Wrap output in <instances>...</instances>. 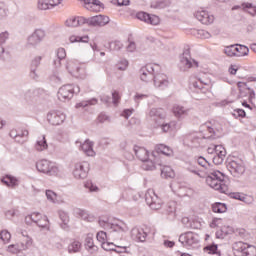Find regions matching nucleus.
Returning <instances> with one entry per match:
<instances>
[{
  "label": "nucleus",
  "instance_id": "1",
  "mask_svg": "<svg viewBox=\"0 0 256 256\" xmlns=\"http://www.w3.org/2000/svg\"><path fill=\"white\" fill-rule=\"evenodd\" d=\"M204 177H206V183L211 189L220 193H227L228 187L225 184V175L221 171L213 169L204 174Z\"/></svg>",
  "mask_w": 256,
  "mask_h": 256
},
{
  "label": "nucleus",
  "instance_id": "2",
  "mask_svg": "<svg viewBox=\"0 0 256 256\" xmlns=\"http://www.w3.org/2000/svg\"><path fill=\"white\" fill-rule=\"evenodd\" d=\"M36 169L39 173H44V175H48L49 177H58L61 173L59 167L49 160L38 161L36 163Z\"/></svg>",
  "mask_w": 256,
  "mask_h": 256
},
{
  "label": "nucleus",
  "instance_id": "3",
  "mask_svg": "<svg viewBox=\"0 0 256 256\" xmlns=\"http://www.w3.org/2000/svg\"><path fill=\"white\" fill-rule=\"evenodd\" d=\"M46 37H47V31H45V29L36 28L26 38V47L28 48L38 47L39 45H41V43H43V41H45Z\"/></svg>",
  "mask_w": 256,
  "mask_h": 256
},
{
  "label": "nucleus",
  "instance_id": "4",
  "mask_svg": "<svg viewBox=\"0 0 256 256\" xmlns=\"http://www.w3.org/2000/svg\"><path fill=\"white\" fill-rule=\"evenodd\" d=\"M210 85L211 80L209 79L191 78L189 87L193 93H201L202 95H206V93L209 91Z\"/></svg>",
  "mask_w": 256,
  "mask_h": 256
},
{
  "label": "nucleus",
  "instance_id": "5",
  "mask_svg": "<svg viewBox=\"0 0 256 256\" xmlns=\"http://www.w3.org/2000/svg\"><path fill=\"white\" fill-rule=\"evenodd\" d=\"M227 167L233 177H241L245 173V162L241 158H229Z\"/></svg>",
  "mask_w": 256,
  "mask_h": 256
},
{
  "label": "nucleus",
  "instance_id": "6",
  "mask_svg": "<svg viewBox=\"0 0 256 256\" xmlns=\"http://www.w3.org/2000/svg\"><path fill=\"white\" fill-rule=\"evenodd\" d=\"M80 91L81 89L79 86L66 84L59 88L57 97L59 101H71V99H73V95H75V93H79Z\"/></svg>",
  "mask_w": 256,
  "mask_h": 256
},
{
  "label": "nucleus",
  "instance_id": "7",
  "mask_svg": "<svg viewBox=\"0 0 256 256\" xmlns=\"http://www.w3.org/2000/svg\"><path fill=\"white\" fill-rule=\"evenodd\" d=\"M232 249L236 256H256V248L244 242H236L233 244Z\"/></svg>",
  "mask_w": 256,
  "mask_h": 256
},
{
  "label": "nucleus",
  "instance_id": "8",
  "mask_svg": "<svg viewBox=\"0 0 256 256\" xmlns=\"http://www.w3.org/2000/svg\"><path fill=\"white\" fill-rule=\"evenodd\" d=\"M160 71L161 66L158 64H147L140 69V79L144 83H149V81H153L155 73H159Z\"/></svg>",
  "mask_w": 256,
  "mask_h": 256
},
{
  "label": "nucleus",
  "instance_id": "9",
  "mask_svg": "<svg viewBox=\"0 0 256 256\" xmlns=\"http://www.w3.org/2000/svg\"><path fill=\"white\" fill-rule=\"evenodd\" d=\"M100 227H103V229H106V231H111V237H117V233H125L127 231V225L121 223V224H112L109 223V220H99Z\"/></svg>",
  "mask_w": 256,
  "mask_h": 256
},
{
  "label": "nucleus",
  "instance_id": "10",
  "mask_svg": "<svg viewBox=\"0 0 256 256\" xmlns=\"http://www.w3.org/2000/svg\"><path fill=\"white\" fill-rule=\"evenodd\" d=\"M90 165L87 161L75 162L72 170L74 179H87Z\"/></svg>",
  "mask_w": 256,
  "mask_h": 256
},
{
  "label": "nucleus",
  "instance_id": "11",
  "mask_svg": "<svg viewBox=\"0 0 256 256\" xmlns=\"http://www.w3.org/2000/svg\"><path fill=\"white\" fill-rule=\"evenodd\" d=\"M145 201L147 205H149L150 208L157 211L158 209H161L163 205V200L159 198V196L156 195L155 190L148 189L145 194Z\"/></svg>",
  "mask_w": 256,
  "mask_h": 256
},
{
  "label": "nucleus",
  "instance_id": "12",
  "mask_svg": "<svg viewBox=\"0 0 256 256\" xmlns=\"http://www.w3.org/2000/svg\"><path fill=\"white\" fill-rule=\"evenodd\" d=\"M179 241L183 247H195L199 243V235L195 232H186L179 236Z\"/></svg>",
  "mask_w": 256,
  "mask_h": 256
},
{
  "label": "nucleus",
  "instance_id": "13",
  "mask_svg": "<svg viewBox=\"0 0 256 256\" xmlns=\"http://www.w3.org/2000/svg\"><path fill=\"white\" fill-rule=\"evenodd\" d=\"M180 65L183 71H187V69H191V67H199V62L191 58V52L189 50H185L180 56Z\"/></svg>",
  "mask_w": 256,
  "mask_h": 256
},
{
  "label": "nucleus",
  "instance_id": "14",
  "mask_svg": "<svg viewBox=\"0 0 256 256\" xmlns=\"http://www.w3.org/2000/svg\"><path fill=\"white\" fill-rule=\"evenodd\" d=\"M65 119H67V116L59 110H52L47 114V121L50 125H62V123H65Z\"/></svg>",
  "mask_w": 256,
  "mask_h": 256
},
{
  "label": "nucleus",
  "instance_id": "15",
  "mask_svg": "<svg viewBox=\"0 0 256 256\" xmlns=\"http://www.w3.org/2000/svg\"><path fill=\"white\" fill-rule=\"evenodd\" d=\"M109 23V17L105 15H96L86 18V25L89 27H105Z\"/></svg>",
  "mask_w": 256,
  "mask_h": 256
},
{
  "label": "nucleus",
  "instance_id": "16",
  "mask_svg": "<svg viewBox=\"0 0 256 256\" xmlns=\"http://www.w3.org/2000/svg\"><path fill=\"white\" fill-rule=\"evenodd\" d=\"M136 17L137 19H139V21L147 23V25H159L161 23V19L159 18V16L149 14L147 12H138L136 14Z\"/></svg>",
  "mask_w": 256,
  "mask_h": 256
},
{
  "label": "nucleus",
  "instance_id": "17",
  "mask_svg": "<svg viewBox=\"0 0 256 256\" xmlns=\"http://www.w3.org/2000/svg\"><path fill=\"white\" fill-rule=\"evenodd\" d=\"M161 155L169 157L173 155V150L165 144H159L155 147V151L152 152L153 159H161Z\"/></svg>",
  "mask_w": 256,
  "mask_h": 256
},
{
  "label": "nucleus",
  "instance_id": "18",
  "mask_svg": "<svg viewBox=\"0 0 256 256\" xmlns=\"http://www.w3.org/2000/svg\"><path fill=\"white\" fill-rule=\"evenodd\" d=\"M194 17L203 25H211V23L215 21V16L209 14V12L205 10L197 11L194 14Z\"/></svg>",
  "mask_w": 256,
  "mask_h": 256
},
{
  "label": "nucleus",
  "instance_id": "19",
  "mask_svg": "<svg viewBox=\"0 0 256 256\" xmlns=\"http://www.w3.org/2000/svg\"><path fill=\"white\" fill-rule=\"evenodd\" d=\"M152 80L154 85L160 89H165V87L169 86V78L164 73H161V70L154 74Z\"/></svg>",
  "mask_w": 256,
  "mask_h": 256
},
{
  "label": "nucleus",
  "instance_id": "20",
  "mask_svg": "<svg viewBox=\"0 0 256 256\" xmlns=\"http://www.w3.org/2000/svg\"><path fill=\"white\" fill-rule=\"evenodd\" d=\"M43 90L41 89H28L24 92V99L27 103H37L41 97Z\"/></svg>",
  "mask_w": 256,
  "mask_h": 256
},
{
  "label": "nucleus",
  "instance_id": "21",
  "mask_svg": "<svg viewBox=\"0 0 256 256\" xmlns=\"http://www.w3.org/2000/svg\"><path fill=\"white\" fill-rule=\"evenodd\" d=\"M33 244V240L31 238H27V242H20L16 244H12L8 246L9 253H20V251H25L26 249H29L31 245Z\"/></svg>",
  "mask_w": 256,
  "mask_h": 256
},
{
  "label": "nucleus",
  "instance_id": "22",
  "mask_svg": "<svg viewBox=\"0 0 256 256\" xmlns=\"http://www.w3.org/2000/svg\"><path fill=\"white\" fill-rule=\"evenodd\" d=\"M66 70L73 77H79V73L81 71V67L79 66V61L76 59H68L66 61Z\"/></svg>",
  "mask_w": 256,
  "mask_h": 256
},
{
  "label": "nucleus",
  "instance_id": "23",
  "mask_svg": "<svg viewBox=\"0 0 256 256\" xmlns=\"http://www.w3.org/2000/svg\"><path fill=\"white\" fill-rule=\"evenodd\" d=\"M189 108H186L185 106L174 104L172 106V113L176 119H184L189 115Z\"/></svg>",
  "mask_w": 256,
  "mask_h": 256
},
{
  "label": "nucleus",
  "instance_id": "24",
  "mask_svg": "<svg viewBox=\"0 0 256 256\" xmlns=\"http://www.w3.org/2000/svg\"><path fill=\"white\" fill-rule=\"evenodd\" d=\"M131 238L134 241H140V243H145L147 239V231L142 228L135 227L131 230Z\"/></svg>",
  "mask_w": 256,
  "mask_h": 256
},
{
  "label": "nucleus",
  "instance_id": "25",
  "mask_svg": "<svg viewBox=\"0 0 256 256\" xmlns=\"http://www.w3.org/2000/svg\"><path fill=\"white\" fill-rule=\"evenodd\" d=\"M143 163V169H145V171H155V169H157V166L161 167V159L153 158V154H151L150 160L147 159Z\"/></svg>",
  "mask_w": 256,
  "mask_h": 256
},
{
  "label": "nucleus",
  "instance_id": "26",
  "mask_svg": "<svg viewBox=\"0 0 256 256\" xmlns=\"http://www.w3.org/2000/svg\"><path fill=\"white\" fill-rule=\"evenodd\" d=\"M197 164L201 167L200 170V173L202 175H207L208 173H210V171H213V165H210L208 162H207V159H205L204 157H199L198 160H197Z\"/></svg>",
  "mask_w": 256,
  "mask_h": 256
},
{
  "label": "nucleus",
  "instance_id": "27",
  "mask_svg": "<svg viewBox=\"0 0 256 256\" xmlns=\"http://www.w3.org/2000/svg\"><path fill=\"white\" fill-rule=\"evenodd\" d=\"M87 18L85 17H70L66 20V27H79L85 25Z\"/></svg>",
  "mask_w": 256,
  "mask_h": 256
},
{
  "label": "nucleus",
  "instance_id": "28",
  "mask_svg": "<svg viewBox=\"0 0 256 256\" xmlns=\"http://www.w3.org/2000/svg\"><path fill=\"white\" fill-rule=\"evenodd\" d=\"M225 155H227L225 148L223 146H218L217 153L212 159L214 165H221L223 161H225Z\"/></svg>",
  "mask_w": 256,
  "mask_h": 256
},
{
  "label": "nucleus",
  "instance_id": "29",
  "mask_svg": "<svg viewBox=\"0 0 256 256\" xmlns=\"http://www.w3.org/2000/svg\"><path fill=\"white\" fill-rule=\"evenodd\" d=\"M80 149L88 157H95L96 155L95 150H93V142L90 140H86L84 143L80 144Z\"/></svg>",
  "mask_w": 256,
  "mask_h": 256
},
{
  "label": "nucleus",
  "instance_id": "30",
  "mask_svg": "<svg viewBox=\"0 0 256 256\" xmlns=\"http://www.w3.org/2000/svg\"><path fill=\"white\" fill-rule=\"evenodd\" d=\"M133 151L137 157V159H139V161H147V159H149V151H147V149L141 147V146H134Z\"/></svg>",
  "mask_w": 256,
  "mask_h": 256
},
{
  "label": "nucleus",
  "instance_id": "31",
  "mask_svg": "<svg viewBox=\"0 0 256 256\" xmlns=\"http://www.w3.org/2000/svg\"><path fill=\"white\" fill-rule=\"evenodd\" d=\"M84 7L88 11H99L101 9V1L99 0H84Z\"/></svg>",
  "mask_w": 256,
  "mask_h": 256
},
{
  "label": "nucleus",
  "instance_id": "32",
  "mask_svg": "<svg viewBox=\"0 0 256 256\" xmlns=\"http://www.w3.org/2000/svg\"><path fill=\"white\" fill-rule=\"evenodd\" d=\"M85 247L90 253H95L97 251V246L93 243V234H88L85 238Z\"/></svg>",
  "mask_w": 256,
  "mask_h": 256
},
{
  "label": "nucleus",
  "instance_id": "33",
  "mask_svg": "<svg viewBox=\"0 0 256 256\" xmlns=\"http://www.w3.org/2000/svg\"><path fill=\"white\" fill-rule=\"evenodd\" d=\"M177 204L175 202H168L162 210L163 215H175Z\"/></svg>",
  "mask_w": 256,
  "mask_h": 256
},
{
  "label": "nucleus",
  "instance_id": "34",
  "mask_svg": "<svg viewBox=\"0 0 256 256\" xmlns=\"http://www.w3.org/2000/svg\"><path fill=\"white\" fill-rule=\"evenodd\" d=\"M149 117H151L153 121H157V119H165V114H163L162 109L152 108L149 112Z\"/></svg>",
  "mask_w": 256,
  "mask_h": 256
},
{
  "label": "nucleus",
  "instance_id": "35",
  "mask_svg": "<svg viewBox=\"0 0 256 256\" xmlns=\"http://www.w3.org/2000/svg\"><path fill=\"white\" fill-rule=\"evenodd\" d=\"M49 145H47V140L45 139V135H42L40 138H38L35 149L36 151H45Z\"/></svg>",
  "mask_w": 256,
  "mask_h": 256
},
{
  "label": "nucleus",
  "instance_id": "36",
  "mask_svg": "<svg viewBox=\"0 0 256 256\" xmlns=\"http://www.w3.org/2000/svg\"><path fill=\"white\" fill-rule=\"evenodd\" d=\"M161 177H163V179H173V177H175V171H173L170 166H164L161 168Z\"/></svg>",
  "mask_w": 256,
  "mask_h": 256
},
{
  "label": "nucleus",
  "instance_id": "37",
  "mask_svg": "<svg viewBox=\"0 0 256 256\" xmlns=\"http://www.w3.org/2000/svg\"><path fill=\"white\" fill-rule=\"evenodd\" d=\"M2 183L7 185V187H17V185H19V180L13 176H6L2 179Z\"/></svg>",
  "mask_w": 256,
  "mask_h": 256
},
{
  "label": "nucleus",
  "instance_id": "38",
  "mask_svg": "<svg viewBox=\"0 0 256 256\" xmlns=\"http://www.w3.org/2000/svg\"><path fill=\"white\" fill-rule=\"evenodd\" d=\"M45 195L49 203H53L54 205L59 203L58 195L53 190H46Z\"/></svg>",
  "mask_w": 256,
  "mask_h": 256
},
{
  "label": "nucleus",
  "instance_id": "39",
  "mask_svg": "<svg viewBox=\"0 0 256 256\" xmlns=\"http://www.w3.org/2000/svg\"><path fill=\"white\" fill-rule=\"evenodd\" d=\"M38 9L40 11H47V9H53L51 0H38Z\"/></svg>",
  "mask_w": 256,
  "mask_h": 256
},
{
  "label": "nucleus",
  "instance_id": "40",
  "mask_svg": "<svg viewBox=\"0 0 256 256\" xmlns=\"http://www.w3.org/2000/svg\"><path fill=\"white\" fill-rule=\"evenodd\" d=\"M239 51L238 47H235V45H230L225 47L224 53L227 55V57H237V52Z\"/></svg>",
  "mask_w": 256,
  "mask_h": 256
},
{
  "label": "nucleus",
  "instance_id": "41",
  "mask_svg": "<svg viewBox=\"0 0 256 256\" xmlns=\"http://www.w3.org/2000/svg\"><path fill=\"white\" fill-rule=\"evenodd\" d=\"M81 251V242L75 240L68 245V253H79Z\"/></svg>",
  "mask_w": 256,
  "mask_h": 256
},
{
  "label": "nucleus",
  "instance_id": "42",
  "mask_svg": "<svg viewBox=\"0 0 256 256\" xmlns=\"http://www.w3.org/2000/svg\"><path fill=\"white\" fill-rule=\"evenodd\" d=\"M212 211L214 213H225L227 211V205L217 202L212 205Z\"/></svg>",
  "mask_w": 256,
  "mask_h": 256
},
{
  "label": "nucleus",
  "instance_id": "43",
  "mask_svg": "<svg viewBox=\"0 0 256 256\" xmlns=\"http://www.w3.org/2000/svg\"><path fill=\"white\" fill-rule=\"evenodd\" d=\"M238 51L236 57H247L249 55V47L241 44H236Z\"/></svg>",
  "mask_w": 256,
  "mask_h": 256
},
{
  "label": "nucleus",
  "instance_id": "44",
  "mask_svg": "<svg viewBox=\"0 0 256 256\" xmlns=\"http://www.w3.org/2000/svg\"><path fill=\"white\" fill-rule=\"evenodd\" d=\"M70 43H89V36H70Z\"/></svg>",
  "mask_w": 256,
  "mask_h": 256
},
{
  "label": "nucleus",
  "instance_id": "45",
  "mask_svg": "<svg viewBox=\"0 0 256 256\" xmlns=\"http://www.w3.org/2000/svg\"><path fill=\"white\" fill-rule=\"evenodd\" d=\"M50 81L52 83H63V73L59 71H54L50 76Z\"/></svg>",
  "mask_w": 256,
  "mask_h": 256
},
{
  "label": "nucleus",
  "instance_id": "46",
  "mask_svg": "<svg viewBox=\"0 0 256 256\" xmlns=\"http://www.w3.org/2000/svg\"><path fill=\"white\" fill-rule=\"evenodd\" d=\"M36 225L40 227V229H45L46 231H49V219L47 216H43Z\"/></svg>",
  "mask_w": 256,
  "mask_h": 256
},
{
  "label": "nucleus",
  "instance_id": "47",
  "mask_svg": "<svg viewBox=\"0 0 256 256\" xmlns=\"http://www.w3.org/2000/svg\"><path fill=\"white\" fill-rule=\"evenodd\" d=\"M176 125H177L176 122H169V123L162 124L160 127L163 133H170V131H173V129H175Z\"/></svg>",
  "mask_w": 256,
  "mask_h": 256
},
{
  "label": "nucleus",
  "instance_id": "48",
  "mask_svg": "<svg viewBox=\"0 0 256 256\" xmlns=\"http://www.w3.org/2000/svg\"><path fill=\"white\" fill-rule=\"evenodd\" d=\"M88 105H97V99L93 98L88 101H82L76 104V109H81L87 107Z\"/></svg>",
  "mask_w": 256,
  "mask_h": 256
},
{
  "label": "nucleus",
  "instance_id": "49",
  "mask_svg": "<svg viewBox=\"0 0 256 256\" xmlns=\"http://www.w3.org/2000/svg\"><path fill=\"white\" fill-rule=\"evenodd\" d=\"M242 8L245 11V9H249L248 13L252 15V17H255L256 15V6H253L251 3L246 2L242 4Z\"/></svg>",
  "mask_w": 256,
  "mask_h": 256
},
{
  "label": "nucleus",
  "instance_id": "50",
  "mask_svg": "<svg viewBox=\"0 0 256 256\" xmlns=\"http://www.w3.org/2000/svg\"><path fill=\"white\" fill-rule=\"evenodd\" d=\"M204 250L208 251V253L210 255H219V256H221V252L217 251V245L216 244L208 245L204 248Z\"/></svg>",
  "mask_w": 256,
  "mask_h": 256
},
{
  "label": "nucleus",
  "instance_id": "51",
  "mask_svg": "<svg viewBox=\"0 0 256 256\" xmlns=\"http://www.w3.org/2000/svg\"><path fill=\"white\" fill-rule=\"evenodd\" d=\"M127 67H129V61H127L125 59L120 60L116 64V68L118 69V71H127Z\"/></svg>",
  "mask_w": 256,
  "mask_h": 256
},
{
  "label": "nucleus",
  "instance_id": "52",
  "mask_svg": "<svg viewBox=\"0 0 256 256\" xmlns=\"http://www.w3.org/2000/svg\"><path fill=\"white\" fill-rule=\"evenodd\" d=\"M41 56H36L32 59L30 63V69H39V65H41Z\"/></svg>",
  "mask_w": 256,
  "mask_h": 256
},
{
  "label": "nucleus",
  "instance_id": "53",
  "mask_svg": "<svg viewBox=\"0 0 256 256\" xmlns=\"http://www.w3.org/2000/svg\"><path fill=\"white\" fill-rule=\"evenodd\" d=\"M0 239L3 241V243H9L11 241V233L7 230H2L0 232Z\"/></svg>",
  "mask_w": 256,
  "mask_h": 256
},
{
  "label": "nucleus",
  "instance_id": "54",
  "mask_svg": "<svg viewBox=\"0 0 256 256\" xmlns=\"http://www.w3.org/2000/svg\"><path fill=\"white\" fill-rule=\"evenodd\" d=\"M59 217L64 225L63 227H67V225L69 224V214H67V212L65 211H60Z\"/></svg>",
  "mask_w": 256,
  "mask_h": 256
},
{
  "label": "nucleus",
  "instance_id": "55",
  "mask_svg": "<svg viewBox=\"0 0 256 256\" xmlns=\"http://www.w3.org/2000/svg\"><path fill=\"white\" fill-rule=\"evenodd\" d=\"M97 241H99L102 245L103 243H107V232L105 231H99L96 235Z\"/></svg>",
  "mask_w": 256,
  "mask_h": 256
},
{
  "label": "nucleus",
  "instance_id": "56",
  "mask_svg": "<svg viewBox=\"0 0 256 256\" xmlns=\"http://www.w3.org/2000/svg\"><path fill=\"white\" fill-rule=\"evenodd\" d=\"M10 35L9 31L0 32V45H5L9 41Z\"/></svg>",
  "mask_w": 256,
  "mask_h": 256
},
{
  "label": "nucleus",
  "instance_id": "57",
  "mask_svg": "<svg viewBox=\"0 0 256 256\" xmlns=\"http://www.w3.org/2000/svg\"><path fill=\"white\" fill-rule=\"evenodd\" d=\"M9 135L12 139H15L17 143H25L27 141L26 139L24 140L19 139V132L17 130H11Z\"/></svg>",
  "mask_w": 256,
  "mask_h": 256
},
{
  "label": "nucleus",
  "instance_id": "58",
  "mask_svg": "<svg viewBox=\"0 0 256 256\" xmlns=\"http://www.w3.org/2000/svg\"><path fill=\"white\" fill-rule=\"evenodd\" d=\"M75 213L76 215H78V217H81V219H83L84 221H87L89 219V213H87V211L85 210L76 209Z\"/></svg>",
  "mask_w": 256,
  "mask_h": 256
},
{
  "label": "nucleus",
  "instance_id": "59",
  "mask_svg": "<svg viewBox=\"0 0 256 256\" xmlns=\"http://www.w3.org/2000/svg\"><path fill=\"white\" fill-rule=\"evenodd\" d=\"M7 59H9V52L5 51L3 45L0 44V60L7 61Z\"/></svg>",
  "mask_w": 256,
  "mask_h": 256
},
{
  "label": "nucleus",
  "instance_id": "60",
  "mask_svg": "<svg viewBox=\"0 0 256 256\" xmlns=\"http://www.w3.org/2000/svg\"><path fill=\"white\" fill-rule=\"evenodd\" d=\"M197 35L199 39H211V33L207 30H198Z\"/></svg>",
  "mask_w": 256,
  "mask_h": 256
},
{
  "label": "nucleus",
  "instance_id": "61",
  "mask_svg": "<svg viewBox=\"0 0 256 256\" xmlns=\"http://www.w3.org/2000/svg\"><path fill=\"white\" fill-rule=\"evenodd\" d=\"M182 223L184 224V227H186V229H197V226L193 225L191 223V220H189V218L187 217L182 218Z\"/></svg>",
  "mask_w": 256,
  "mask_h": 256
},
{
  "label": "nucleus",
  "instance_id": "62",
  "mask_svg": "<svg viewBox=\"0 0 256 256\" xmlns=\"http://www.w3.org/2000/svg\"><path fill=\"white\" fill-rule=\"evenodd\" d=\"M67 57V52L65 51V48H58L56 51V58L62 59V61Z\"/></svg>",
  "mask_w": 256,
  "mask_h": 256
},
{
  "label": "nucleus",
  "instance_id": "63",
  "mask_svg": "<svg viewBox=\"0 0 256 256\" xmlns=\"http://www.w3.org/2000/svg\"><path fill=\"white\" fill-rule=\"evenodd\" d=\"M188 171H190V173H194V175H198V177H205L204 174H201V170H199V168L196 166L190 165L188 167Z\"/></svg>",
  "mask_w": 256,
  "mask_h": 256
},
{
  "label": "nucleus",
  "instance_id": "64",
  "mask_svg": "<svg viewBox=\"0 0 256 256\" xmlns=\"http://www.w3.org/2000/svg\"><path fill=\"white\" fill-rule=\"evenodd\" d=\"M37 69L38 68H30L29 76L34 80L39 79V71Z\"/></svg>",
  "mask_w": 256,
  "mask_h": 256
}]
</instances>
